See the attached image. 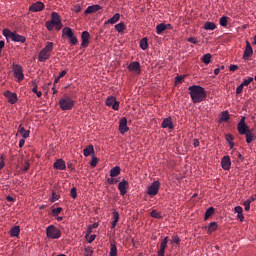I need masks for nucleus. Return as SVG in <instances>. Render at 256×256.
Instances as JSON below:
<instances>
[{"label": "nucleus", "mask_w": 256, "mask_h": 256, "mask_svg": "<svg viewBox=\"0 0 256 256\" xmlns=\"http://www.w3.org/2000/svg\"><path fill=\"white\" fill-rule=\"evenodd\" d=\"M189 95L193 103H201L207 99V91L200 86L188 87Z\"/></svg>", "instance_id": "obj_1"}, {"label": "nucleus", "mask_w": 256, "mask_h": 256, "mask_svg": "<svg viewBox=\"0 0 256 256\" xmlns=\"http://www.w3.org/2000/svg\"><path fill=\"white\" fill-rule=\"evenodd\" d=\"M3 36L9 40L11 39L12 41H14L15 43H26V38L23 35L17 34L16 32H12L9 30V28H4L3 30Z\"/></svg>", "instance_id": "obj_2"}, {"label": "nucleus", "mask_w": 256, "mask_h": 256, "mask_svg": "<svg viewBox=\"0 0 256 256\" xmlns=\"http://www.w3.org/2000/svg\"><path fill=\"white\" fill-rule=\"evenodd\" d=\"M54 43L53 42H47L46 47L40 50V53L38 55V60L40 62H45L50 59L51 53L53 51Z\"/></svg>", "instance_id": "obj_3"}, {"label": "nucleus", "mask_w": 256, "mask_h": 256, "mask_svg": "<svg viewBox=\"0 0 256 256\" xmlns=\"http://www.w3.org/2000/svg\"><path fill=\"white\" fill-rule=\"evenodd\" d=\"M60 109L62 111H70L75 105L73 98L68 95H64L59 101Z\"/></svg>", "instance_id": "obj_4"}, {"label": "nucleus", "mask_w": 256, "mask_h": 256, "mask_svg": "<svg viewBox=\"0 0 256 256\" xmlns=\"http://www.w3.org/2000/svg\"><path fill=\"white\" fill-rule=\"evenodd\" d=\"M61 235H62L61 230L56 226L49 225L46 227V237L48 239L58 240L61 238Z\"/></svg>", "instance_id": "obj_5"}, {"label": "nucleus", "mask_w": 256, "mask_h": 256, "mask_svg": "<svg viewBox=\"0 0 256 256\" xmlns=\"http://www.w3.org/2000/svg\"><path fill=\"white\" fill-rule=\"evenodd\" d=\"M12 71L18 83H21V81L24 79L23 67L19 64L13 63Z\"/></svg>", "instance_id": "obj_6"}, {"label": "nucleus", "mask_w": 256, "mask_h": 256, "mask_svg": "<svg viewBox=\"0 0 256 256\" xmlns=\"http://www.w3.org/2000/svg\"><path fill=\"white\" fill-rule=\"evenodd\" d=\"M50 22L52 24H54V27L57 31H59L63 28V24L61 22V18L59 16L58 12H52Z\"/></svg>", "instance_id": "obj_7"}, {"label": "nucleus", "mask_w": 256, "mask_h": 256, "mask_svg": "<svg viewBox=\"0 0 256 256\" xmlns=\"http://www.w3.org/2000/svg\"><path fill=\"white\" fill-rule=\"evenodd\" d=\"M160 186V181H153L151 185L148 187L147 194H149L150 197H154V195H157V193L159 192Z\"/></svg>", "instance_id": "obj_8"}, {"label": "nucleus", "mask_w": 256, "mask_h": 256, "mask_svg": "<svg viewBox=\"0 0 256 256\" xmlns=\"http://www.w3.org/2000/svg\"><path fill=\"white\" fill-rule=\"evenodd\" d=\"M238 133L240 135H246L249 132V126L246 124V116H242L241 120L238 122Z\"/></svg>", "instance_id": "obj_9"}, {"label": "nucleus", "mask_w": 256, "mask_h": 256, "mask_svg": "<svg viewBox=\"0 0 256 256\" xmlns=\"http://www.w3.org/2000/svg\"><path fill=\"white\" fill-rule=\"evenodd\" d=\"M106 105L107 107H112V109L115 111H118L120 107V103L117 102V100L113 96H110L106 99Z\"/></svg>", "instance_id": "obj_10"}, {"label": "nucleus", "mask_w": 256, "mask_h": 256, "mask_svg": "<svg viewBox=\"0 0 256 256\" xmlns=\"http://www.w3.org/2000/svg\"><path fill=\"white\" fill-rule=\"evenodd\" d=\"M45 8V4L41 1L32 3V5L29 7V11L36 13V12H41Z\"/></svg>", "instance_id": "obj_11"}, {"label": "nucleus", "mask_w": 256, "mask_h": 256, "mask_svg": "<svg viewBox=\"0 0 256 256\" xmlns=\"http://www.w3.org/2000/svg\"><path fill=\"white\" fill-rule=\"evenodd\" d=\"M128 70L130 72L135 73L136 75H140V73H141V64L139 62H132L128 65Z\"/></svg>", "instance_id": "obj_12"}, {"label": "nucleus", "mask_w": 256, "mask_h": 256, "mask_svg": "<svg viewBox=\"0 0 256 256\" xmlns=\"http://www.w3.org/2000/svg\"><path fill=\"white\" fill-rule=\"evenodd\" d=\"M119 132L121 134H125L127 132H129V127H128V120L127 118H122L119 121Z\"/></svg>", "instance_id": "obj_13"}, {"label": "nucleus", "mask_w": 256, "mask_h": 256, "mask_svg": "<svg viewBox=\"0 0 256 256\" xmlns=\"http://www.w3.org/2000/svg\"><path fill=\"white\" fill-rule=\"evenodd\" d=\"M4 96L6 97V99L8 100V102L10 104H15L18 101V97L15 94V92H11L9 90L4 92Z\"/></svg>", "instance_id": "obj_14"}, {"label": "nucleus", "mask_w": 256, "mask_h": 256, "mask_svg": "<svg viewBox=\"0 0 256 256\" xmlns=\"http://www.w3.org/2000/svg\"><path fill=\"white\" fill-rule=\"evenodd\" d=\"M128 187H129V181H127L125 179L120 181L118 184V190H119L120 194L121 195L127 194Z\"/></svg>", "instance_id": "obj_15"}, {"label": "nucleus", "mask_w": 256, "mask_h": 256, "mask_svg": "<svg viewBox=\"0 0 256 256\" xmlns=\"http://www.w3.org/2000/svg\"><path fill=\"white\" fill-rule=\"evenodd\" d=\"M90 37H91V35L88 31H83L82 32V35H81V39H82L81 46H82V48H87L88 47Z\"/></svg>", "instance_id": "obj_16"}, {"label": "nucleus", "mask_w": 256, "mask_h": 256, "mask_svg": "<svg viewBox=\"0 0 256 256\" xmlns=\"http://www.w3.org/2000/svg\"><path fill=\"white\" fill-rule=\"evenodd\" d=\"M253 55V48L251 47V44L249 41H246L245 51L243 55L244 60H249V58Z\"/></svg>", "instance_id": "obj_17"}, {"label": "nucleus", "mask_w": 256, "mask_h": 256, "mask_svg": "<svg viewBox=\"0 0 256 256\" xmlns=\"http://www.w3.org/2000/svg\"><path fill=\"white\" fill-rule=\"evenodd\" d=\"M62 37H68V39H72L74 37V33L71 27H64L62 29Z\"/></svg>", "instance_id": "obj_18"}, {"label": "nucleus", "mask_w": 256, "mask_h": 256, "mask_svg": "<svg viewBox=\"0 0 256 256\" xmlns=\"http://www.w3.org/2000/svg\"><path fill=\"white\" fill-rule=\"evenodd\" d=\"M221 166L224 170H229L230 169L231 160H230V157L228 155L223 157V159L221 161Z\"/></svg>", "instance_id": "obj_19"}, {"label": "nucleus", "mask_w": 256, "mask_h": 256, "mask_svg": "<svg viewBox=\"0 0 256 256\" xmlns=\"http://www.w3.org/2000/svg\"><path fill=\"white\" fill-rule=\"evenodd\" d=\"M101 11V6H99V4H93L92 6H89L84 13L85 14H92L95 12Z\"/></svg>", "instance_id": "obj_20"}, {"label": "nucleus", "mask_w": 256, "mask_h": 256, "mask_svg": "<svg viewBox=\"0 0 256 256\" xmlns=\"http://www.w3.org/2000/svg\"><path fill=\"white\" fill-rule=\"evenodd\" d=\"M54 168L58 170H65L66 169L65 161L63 159L56 160L54 162Z\"/></svg>", "instance_id": "obj_21"}, {"label": "nucleus", "mask_w": 256, "mask_h": 256, "mask_svg": "<svg viewBox=\"0 0 256 256\" xmlns=\"http://www.w3.org/2000/svg\"><path fill=\"white\" fill-rule=\"evenodd\" d=\"M18 132L23 139H28V137H30V130H26L22 125L18 127Z\"/></svg>", "instance_id": "obj_22"}, {"label": "nucleus", "mask_w": 256, "mask_h": 256, "mask_svg": "<svg viewBox=\"0 0 256 256\" xmlns=\"http://www.w3.org/2000/svg\"><path fill=\"white\" fill-rule=\"evenodd\" d=\"M113 221L111 222V229H115L117 223L119 222L120 219V214L117 211H113Z\"/></svg>", "instance_id": "obj_23"}, {"label": "nucleus", "mask_w": 256, "mask_h": 256, "mask_svg": "<svg viewBox=\"0 0 256 256\" xmlns=\"http://www.w3.org/2000/svg\"><path fill=\"white\" fill-rule=\"evenodd\" d=\"M161 127L162 128H169V129H173L174 128L173 123H172L170 118L164 119L162 121V123H161Z\"/></svg>", "instance_id": "obj_24"}, {"label": "nucleus", "mask_w": 256, "mask_h": 256, "mask_svg": "<svg viewBox=\"0 0 256 256\" xmlns=\"http://www.w3.org/2000/svg\"><path fill=\"white\" fill-rule=\"evenodd\" d=\"M120 17L121 15L117 13L113 17L106 20L105 24H115L120 20Z\"/></svg>", "instance_id": "obj_25"}, {"label": "nucleus", "mask_w": 256, "mask_h": 256, "mask_svg": "<svg viewBox=\"0 0 256 256\" xmlns=\"http://www.w3.org/2000/svg\"><path fill=\"white\" fill-rule=\"evenodd\" d=\"M121 174V168L116 166L112 169H110V177L114 178Z\"/></svg>", "instance_id": "obj_26"}, {"label": "nucleus", "mask_w": 256, "mask_h": 256, "mask_svg": "<svg viewBox=\"0 0 256 256\" xmlns=\"http://www.w3.org/2000/svg\"><path fill=\"white\" fill-rule=\"evenodd\" d=\"M94 153L93 145H89L88 147L84 148L83 155L84 157H89L91 154Z\"/></svg>", "instance_id": "obj_27"}, {"label": "nucleus", "mask_w": 256, "mask_h": 256, "mask_svg": "<svg viewBox=\"0 0 256 256\" xmlns=\"http://www.w3.org/2000/svg\"><path fill=\"white\" fill-rule=\"evenodd\" d=\"M109 256H118V250L115 242L110 244V253Z\"/></svg>", "instance_id": "obj_28"}, {"label": "nucleus", "mask_w": 256, "mask_h": 256, "mask_svg": "<svg viewBox=\"0 0 256 256\" xmlns=\"http://www.w3.org/2000/svg\"><path fill=\"white\" fill-rule=\"evenodd\" d=\"M20 232H21L20 226H14L10 230L12 237H19Z\"/></svg>", "instance_id": "obj_29"}, {"label": "nucleus", "mask_w": 256, "mask_h": 256, "mask_svg": "<svg viewBox=\"0 0 256 256\" xmlns=\"http://www.w3.org/2000/svg\"><path fill=\"white\" fill-rule=\"evenodd\" d=\"M245 137H246V143L250 144L252 143L254 140H255V136L253 135L252 131L249 130L246 134H245Z\"/></svg>", "instance_id": "obj_30"}, {"label": "nucleus", "mask_w": 256, "mask_h": 256, "mask_svg": "<svg viewBox=\"0 0 256 256\" xmlns=\"http://www.w3.org/2000/svg\"><path fill=\"white\" fill-rule=\"evenodd\" d=\"M226 141L229 143L230 149H233L235 147L234 136L231 134H228L225 136Z\"/></svg>", "instance_id": "obj_31"}, {"label": "nucleus", "mask_w": 256, "mask_h": 256, "mask_svg": "<svg viewBox=\"0 0 256 256\" xmlns=\"http://www.w3.org/2000/svg\"><path fill=\"white\" fill-rule=\"evenodd\" d=\"M166 29H167V25L164 23H161L156 26V32L158 35H161V33H163Z\"/></svg>", "instance_id": "obj_32"}, {"label": "nucleus", "mask_w": 256, "mask_h": 256, "mask_svg": "<svg viewBox=\"0 0 256 256\" xmlns=\"http://www.w3.org/2000/svg\"><path fill=\"white\" fill-rule=\"evenodd\" d=\"M140 48L143 50V51H146V49L149 47V44H148V39L147 38H143L142 40H140Z\"/></svg>", "instance_id": "obj_33"}, {"label": "nucleus", "mask_w": 256, "mask_h": 256, "mask_svg": "<svg viewBox=\"0 0 256 256\" xmlns=\"http://www.w3.org/2000/svg\"><path fill=\"white\" fill-rule=\"evenodd\" d=\"M215 214V208H213V206H211L209 209H207L206 210V212H205V217H204V219H205V221H207V219L209 218V217H211L212 215H214Z\"/></svg>", "instance_id": "obj_34"}, {"label": "nucleus", "mask_w": 256, "mask_h": 256, "mask_svg": "<svg viewBox=\"0 0 256 256\" xmlns=\"http://www.w3.org/2000/svg\"><path fill=\"white\" fill-rule=\"evenodd\" d=\"M203 28H204L205 30H211V31H213V30L216 29V24L213 23V22H206V23L204 24Z\"/></svg>", "instance_id": "obj_35"}, {"label": "nucleus", "mask_w": 256, "mask_h": 256, "mask_svg": "<svg viewBox=\"0 0 256 256\" xmlns=\"http://www.w3.org/2000/svg\"><path fill=\"white\" fill-rule=\"evenodd\" d=\"M218 229V224L217 222H210V225L208 227V233H213Z\"/></svg>", "instance_id": "obj_36"}, {"label": "nucleus", "mask_w": 256, "mask_h": 256, "mask_svg": "<svg viewBox=\"0 0 256 256\" xmlns=\"http://www.w3.org/2000/svg\"><path fill=\"white\" fill-rule=\"evenodd\" d=\"M168 242H169V237L168 236H166L163 240H161L160 250L165 251V249L167 248Z\"/></svg>", "instance_id": "obj_37"}, {"label": "nucleus", "mask_w": 256, "mask_h": 256, "mask_svg": "<svg viewBox=\"0 0 256 256\" xmlns=\"http://www.w3.org/2000/svg\"><path fill=\"white\" fill-rule=\"evenodd\" d=\"M32 92L37 95V97H42V92L38 91L37 83L35 81L32 82Z\"/></svg>", "instance_id": "obj_38"}, {"label": "nucleus", "mask_w": 256, "mask_h": 256, "mask_svg": "<svg viewBox=\"0 0 256 256\" xmlns=\"http://www.w3.org/2000/svg\"><path fill=\"white\" fill-rule=\"evenodd\" d=\"M84 255L85 256H93V248H92V246H86L84 248Z\"/></svg>", "instance_id": "obj_39"}, {"label": "nucleus", "mask_w": 256, "mask_h": 256, "mask_svg": "<svg viewBox=\"0 0 256 256\" xmlns=\"http://www.w3.org/2000/svg\"><path fill=\"white\" fill-rule=\"evenodd\" d=\"M212 55L211 54H205L202 56V62L205 64H209L211 62Z\"/></svg>", "instance_id": "obj_40"}, {"label": "nucleus", "mask_w": 256, "mask_h": 256, "mask_svg": "<svg viewBox=\"0 0 256 256\" xmlns=\"http://www.w3.org/2000/svg\"><path fill=\"white\" fill-rule=\"evenodd\" d=\"M115 29L118 31V32H122L126 29V26H125V23L121 22L119 24H116L115 25Z\"/></svg>", "instance_id": "obj_41"}, {"label": "nucleus", "mask_w": 256, "mask_h": 256, "mask_svg": "<svg viewBox=\"0 0 256 256\" xmlns=\"http://www.w3.org/2000/svg\"><path fill=\"white\" fill-rule=\"evenodd\" d=\"M220 25L222 27H227V25H228V17L227 16H223L220 18Z\"/></svg>", "instance_id": "obj_42"}, {"label": "nucleus", "mask_w": 256, "mask_h": 256, "mask_svg": "<svg viewBox=\"0 0 256 256\" xmlns=\"http://www.w3.org/2000/svg\"><path fill=\"white\" fill-rule=\"evenodd\" d=\"M70 195L73 199H76L78 197V193H77V188L76 187H72L70 190Z\"/></svg>", "instance_id": "obj_43"}, {"label": "nucleus", "mask_w": 256, "mask_h": 256, "mask_svg": "<svg viewBox=\"0 0 256 256\" xmlns=\"http://www.w3.org/2000/svg\"><path fill=\"white\" fill-rule=\"evenodd\" d=\"M229 119H230L229 112L228 111L223 112L222 115H221V120L222 121H229Z\"/></svg>", "instance_id": "obj_44"}, {"label": "nucleus", "mask_w": 256, "mask_h": 256, "mask_svg": "<svg viewBox=\"0 0 256 256\" xmlns=\"http://www.w3.org/2000/svg\"><path fill=\"white\" fill-rule=\"evenodd\" d=\"M184 79H185V75L176 76V78H175V85L181 84L182 80H184Z\"/></svg>", "instance_id": "obj_45"}, {"label": "nucleus", "mask_w": 256, "mask_h": 256, "mask_svg": "<svg viewBox=\"0 0 256 256\" xmlns=\"http://www.w3.org/2000/svg\"><path fill=\"white\" fill-rule=\"evenodd\" d=\"M151 216H152L153 218H157V219L162 218L161 213L158 212V211H156V210H153V211L151 212Z\"/></svg>", "instance_id": "obj_46"}, {"label": "nucleus", "mask_w": 256, "mask_h": 256, "mask_svg": "<svg viewBox=\"0 0 256 256\" xmlns=\"http://www.w3.org/2000/svg\"><path fill=\"white\" fill-rule=\"evenodd\" d=\"M62 210V208H55L52 210V215L56 218L57 216H59Z\"/></svg>", "instance_id": "obj_47"}, {"label": "nucleus", "mask_w": 256, "mask_h": 256, "mask_svg": "<svg viewBox=\"0 0 256 256\" xmlns=\"http://www.w3.org/2000/svg\"><path fill=\"white\" fill-rule=\"evenodd\" d=\"M254 78L250 77L248 78L247 80H244L242 82V86L246 87V86H249V84H251L253 82Z\"/></svg>", "instance_id": "obj_48"}, {"label": "nucleus", "mask_w": 256, "mask_h": 256, "mask_svg": "<svg viewBox=\"0 0 256 256\" xmlns=\"http://www.w3.org/2000/svg\"><path fill=\"white\" fill-rule=\"evenodd\" d=\"M72 11L75 13H80L82 11V7L80 4H75V6L72 8Z\"/></svg>", "instance_id": "obj_49"}, {"label": "nucleus", "mask_w": 256, "mask_h": 256, "mask_svg": "<svg viewBox=\"0 0 256 256\" xmlns=\"http://www.w3.org/2000/svg\"><path fill=\"white\" fill-rule=\"evenodd\" d=\"M54 27H55V25L52 24L51 20L48 21V22H46V29H47L48 31H52V30L54 29Z\"/></svg>", "instance_id": "obj_50"}, {"label": "nucleus", "mask_w": 256, "mask_h": 256, "mask_svg": "<svg viewBox=\"0 0 256 256\" xmlns=\"http://www.w3.org/2000/svg\"><path fill=\"white\" fill-rule=\"evenodd\" d=\"M97 162H98L97 157H96V156H93V157H92V160H91V162H90V166H91V167H96V166H97Z\"/></svg>", "instance_id": "obj_51"}, {"label": "nucleus", "mask_w": 256, "mask_h": 256, "mask_svg": "<svg viewBox=\"0 0 256 256\" xmlns=\"http://www.w3.org/2000/svg\"><path fill=\"white\" fill-rule=\"evenodd\" d=\"M172 243H175L176 245H179V243H180V238H179L178 235H174V236L172 237Z\"/></svg>", "instance_id": "obj_52"}, {"label": "nucleus", "mask_w": 256, "mask_h": 256, "mask_svg": "<svg viewBox=\"0 0 256 256\" xmlns=\"http://www.w3.org/2000/svg\"><path fill=\"white\" fill-rule=\"evenodd\" d=\"M243 88H244L243 83H241V84L237 87V89H236V94H237V95H240L241 93H243Z\"/></svg>", "instance_id": "obj_53"}, {"label": "nucleus", "mask_w": 256, "mask_h": 256, "mask_svg": "<svg viewBox=\"0 0 256 256\" xmlns=\"http://www.w3.org/2000/svg\"><path fill=\"white\" fill-rule=\"evenodd\" d=\"M108 184L113 185L118 182V179H115L114 177L108 178L107 179Z\"/></svg>", "instance_id": "obj_54"}, {"label": "nucleus", "mask_w": 256, "mask_h": 256, "mask_svg": "<svg viewBox=\"0 0 256 256\" xmlns=\"http://www.w3.org/2000/svg\"><path fill=\"white\" fill-rule=\"evenodd\" d=\"M70 43L72 45H77L79 43L77 36L73 35L72 39L70 40Z\"/></svg>", "instance_id": "obj_55"}, {"label": "nucleus", "mask_w": 256, "mask_h": 256, "mask_svg": "<svg viewBox=\"0 0 256 256\" xmlns=\"http://www.w3.org/2000/svg\"><path fill=\"white\" fill-rule=\"evenodd\" d=\"M234 211L237 214H241V213H243V208H242V206H235Z\"/></svg>", "instance_id": "obj_56"}, {"label": "nucleus", "mask_w": 256, "mask_h": 256, "mask_svg": "<svg viewBox=\"0 0 256 256\" xmlns=\"http://www.w3.org/2000/svg\"><path fill=\"white\" fill-rule=\"evenodd\" d=\"M238 69H239V66L235 64L230 65V68H229L230 72H235Z\"/></svg>", "instance_id": "obj_57"}, {"label": "nucleus", "mask_w": 256, "mask_h": 256, "mask_svg": "<svg viewBox=\"0 0 256 256\" xmlns=\"http://www.w3.org/2000/svg\"><path fill=\"white\" fill-rule=\"evenodd\" d=\"M250 201L246 200L243 205L245 206V211H249L250 210Z\"/></svg>", "instance_id": "obj_58"}, {"label": "nucleus", "mask_w": 256, "mask_h": 256, "mask_svg": "<svg viewBox=\"0 0 256 256\" xmlns=\"http://www.w3.org/2000/svg\"><path fill=\"white\" fill-rule=\"evenodd\" d=\"M97 227H99V223L98 222H94V224H92V225H90L88 227V230L97 229Z\"/></svg>", "instance_id": "obj_59"}, {"label": "nucleus", "mask_w": 256, "mask_h": 256, "mask_svg": "<svg viewBox=\"0 0 256 256\" xmlns=\"http://www.w3.org/2000/svg\"><path fill=\"white\" fill-rule=\"evenodd\" d=\"M188 43H192L194 45L198 44V41L195 38H188Z\"/></svg>", "instance_id": "obj_60"}, {"label": "nucleus", "mask_w": 256, "mask_h": 256, "mask_svg": "<svg viewBox=\"0 0 256 256\" xmlns=\"http://www.w3.org/2000/svg\"><path fill=\"white\" fill-rule=\"evenodd\" d=\"M30 169V162L29 161H26L25 162V168H24V170H25V172H27V170H29Z\"/></svg>", "instance_id": "obj_61"}, {"label": "nucleus", "mask_w": 256, "mask_h": 256, "mask_svg": "<svg viewBox=\"0 0 256 256\" xmlns=\"http://www.w3.org/2000/svg\"><path fill=\"white\" fill-rule=\"evenodd\" d=\"M238 219H239V221L240 222H243V219H244V216H243V212H241V213H238Z\"/></svg>", "instance_id": "obj_62"}, {"label": "nucleus", "mask_w": 256, "mask_h": 256, "mask_svg": "<svg viewBox=\"0 0 256 256\" xmlns=\"http://www.w3.org/2000/svg\"><path fill=\"white\" fill-rule=\"evenodd\" d=\"M95 238H96V235H91L88 242L92 243L95 240Z\"/></svg>", "instance_id": "obj_63"}, {"label": "nucleus", "mask_w": 256, "mask_h": 256, "mask_svg": "<svg viewBox=\"0 0 256 256\" xmlns=\"http://www.w3.org/2000/svg\"><path fill=\"white\" fill-rule=\"evenodd\" d=\"M158 256H165V251L160 249L158 251Z\"/></svg>", "instance_id": "obj_64"}]
</instances>
